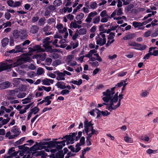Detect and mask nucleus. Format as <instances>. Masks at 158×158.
<instances>
[{
  "label": "nucleus",
  "mask_w": 158,
  "mask_h": 158,
  "mask_svg": "<svg viewBox=\"0 0 158 158\" xmlns=\"http://www.w3.org/2000/svg\"><path fill=\"white\" fill-rule=\"evenodd\" d=\"M11 132L14 134L11 135L10 131L7 132L5 135V137L8 138L9 139H15L21 133V131L19 129L14 127L11 130Z\"/></svg>",
  "instance_id": "obj_6"
},
{
  "label": "nucleus",
  "mask_w": 158,
  "mask_h": 158,
  "mask_svg": "<svg viewBox=\"0 0 158 158\" xmlns=\"http://www.w3.org/2000/svg\"><path fill=\"white\" fill-rule=\"evenodd\" d=\"M92 20V18H91L88 16L85 20L86 23H83V26L87 28L90 27L92 25V23H91Z\"/></svg>",
  "instance_id": "obj_14"
},
{
  "label": "nucleus",
  "mask_w": 158,
  "mask_h": 158,
  "mask_svg": "<svg viewBox=\"0 0 158 158\" xmlns=\"http://www.w3.org/2000/svg\"><path fill=\"white\" fill-rule=\"evenodd\" d=\"M10 84L9 82H5L0 84V88L1 89H5L9 87Z\"/></svg>",
  "instance_id": "obj_25"
},
{
  "label": "nucleus",
  "mask_w": 158,
  "mask_h": 158,
  "mask_svg": "<svg viewBox=\"0 0 158 158\" xmlns=\"http://www.w3.org/2000/svg\"><path fill=\"white\" fill-rule=\"evenodd\" d=\"M57 76L56 79L58 81L64 80V73L63 72H58L57 73Z\"/></svg>",
  "instance_id": "obj_19"
},
{
  "label": "nucleus",
  "mask_w": 158,
  "mask_h": 158,
  "mask_svg": "<svg viewBox=\"0 0 158 158\" xmlns=\"http://www.w3.org/2000/svg\"><path fill=\"white\" fill-rule=\"evenodd\" d=\"M122 19H126V17L125 16H123L122 17L118 16V17H114V20H118L117 23L119 24H121L123 23V20H121Z\"/></svg>",
  "instance_id": "obj_26"
},
{
  "label": "nucleus",
  "mask_w": 158,
  "mask_h": 158,
  "mask_svg": "<svg viewBox=\"0 0 158 158\" xmlns=\"http://www.w3.org/2000/svg\"><path fill=\"white\" fill-rule=\"evenodd\" d=\"M26 95V94L24 92H21L19 93L17 97L19 98H22L24 97Z\"/></svg>",
  "instance_id": "obj_54"
},
{
  "label": "nucleus",
  "mask_w": 158,
  "mask_h": 158,
  "mask_svg": "<svg viewBox=\"0 0 158 158\" xmlns=\"http://www.w3.org/2000/svg\"><path fill=\"white\" fill-rule=\"evenodd\" d=\"M100 19L99 16H97L93 19V22L94 24H98L100 21Z\"/></svg>",
  "instance_id": "obj_48"
},
{
  "label": "nucleus",
  "mask_w": 158,
  "mask_h": 158,
  "mask_svg": "<svg viewBox=\"0 0 158 158\" xmlns=\"http://www.w3.org/2000/svg\"><path fill=\"white\" fill-rule=\"evenodd\" d=\"M74 58V55H70L68 56L66 59L68 64L70 63L71 61H72V59H73Z\"/></svg>",
  "instance_id": "obj_37"
},
{
  "label": "nucleus",
  "mask_w": 158,
  "mask_h": 158,
  "mask_svg": "<svg viewBox=\"0 0 158 158\" xmlns=\"http://www.w3.org/2000/svg\"><path fill=\"white\" fill-rule=\"evenodd\" d=\"M85 138L84 137H82L80 139V143L76 145L77 148H79L78 147L81 145H84L85 143Z\"/></svg>",
  "instance_id": "obj_32"
},
{
  "label": "nucleus",
  "mask_w": 158,
  "mask_h": 158,
  "mask_svg": "<svg viewBox=\"0 0 158 158\" xmlns=\"http://www.w3.org/2000/svg\"><path fill=\"white\" fill-rule=\"evenodd\" d=\"M99 112H100V111L97 109H94L90 112V114L93 116H94V113H96L97 114L98 116H99Z\"/></svg>",
  "instance_id": "obj_43"
},
{
  "label": "nucleus",
  "mask_w": 158,
  "mask_h": 158,
  "mask_svg": "<svg viewBox=\"0 0 158 158\" xmlns=\"http://www.w3.org/2000/svg\"><path fill=\"white\" fill-rule=\"evenodd\" d=\"M149 94V92L147 90L142 91L141 94H140V96L143 97H145L147 96Z\"/></svg>",
  "instance_id": "obj_45"
},
{
  "label": "nucleus",
  "mask_w": 158,
  "mask_h": 158,
  "mask_svg": "<svg viewBox=\"0 0 158 158\" xmlns=\"http://www.w3.org/2000/svg\"><path fill=\"white\" fill-rule=\"evenodd\" d=\"M49 40L50 38L48 37H47L44 39L43 41L44 43V44L43 45L45 49H48L47 51L50 52H56L57 50V49H55L53 50L51 47L49 46V45L51 42V41H50Z\"/></svg>",
  "instance_id": "obj_10"
},
{
  "label": "nucleus",
  "mask_w": 158,
  "mask_h": 158,
  "mask_svg": "<svg viewBox=\"0 0 158 158\" xmlns=\"http://www.w3.org/2000/svg\"><path fill=\"white\" fill-rule=\"evenodd\" d=\"M68 152V149H63V150H58V152L56 153L54 158H64V155Z\"/></svg>",
  "instance_id": "obj_11"
},
{
  "label": "nucleus",
  "mask_w": 158,
  "mask_h": 158,
  "mask_svg": "<svg viewBox=\"0 0 158 158\" xmlns=\"http://www.w3.org/2000/svg\"><path fill=\"white\" fill-rule=\"evenodd\" d=\"M46 56V55L45 53L41 55L36 54L33 56V58H36L37 60H44Z\"/></svg>",
  "instance_id": "obj_20"
},
{
  "label": "nucleus",
  "mask_w": 158,
  "mask_h": 158,
  "mask_svg": "<svg viewBox=\"0 0 158 158\" xmlns=\"http://www.w3.org/2000/svg\"><path fill=\"white\" fill-rule=\"evenodd\" d=\"M22 103L26 104L31 102V98L29 97L26 98L22 100Z\"/></svg>",
  "instance_id": "obj_47"
},
{
  "label": "nucleus",
  "mask_w": 158,
  "mask_h": 158,
  "mask_svg": "<svg viewBox=\"0 0 158 158\" xmlns=\"http://www.w3.org/2000/svg\"><path fill=\"white\" fill-rule=\"evenodd\" d=\"M45 19L44 18H41L40 19L39 21V25L41 26H43L45 23Z\"/></svg>",
  "instance_id": "obj_55"
},
{
  "label": "nucleus",
  "mask_w": 158,
  "mask_h": 158,
  "mask_svg": "<svg viewBox=\"0 0 158 158\" xmlns=\"http://www.w3.org/2000/svg\"><path fill=\"white\" fill-rule=\"evenodd\" d=\"M97 7V4L95 2H93L90 5V7L93 9H95Z\"/></svg>",
  "instance_id": "obj_63"
},
{
  "label": "nucleus",
  "mask_w": 158,
  "mask_h": 158,
  "mask_svg": "<svg viewBox=\"0 0 158 158\" xmlns=\"http://www.w3.org/2000/svg\"><path fill=\"white\" fill-rule=\"evenodd\" d=\"M62 3V2L60 0H55L53 3V5L55 7H57L60 6Z\"/></svg>",
  "instance_id": "obj_39"
},
{
  "label": "nucleus",
  "mask_w": 158,
  "mask_h": 158,
  "mask_svg": "<svg viewBox=\"0 0 158 158\" xmlns=\"http://www.w3.org/2000/svg\"><path fill=\"white\" fill-rule=\"evenodd\" d=\"M26 139L25 137H23L19 140L16 141L15 143H14V145L15 146H17L19 145L22 144L23 142Z\"/></svg>",
  "instance_id": "obj_27"
},
{
  "label": "nucleus",
  "mask_w": 158,
  "mask_h": 158,
  "mask_svg": "<svg viewBox=\"0 0 158 158\" xmlns=\"http://www.w3.org/2000/svg\"><path fill=\"white\" fill-rule=\"evenodd\" d=\"M20 34L19 31L17 30L14 31L13 33V36L15 39H18L20 37Z\"/></svg>",
  "instance_id": "obj_34"
},
{
  "label": "nucleus",
  "mask_w": 158,
  "mask_h": 158,
  "mask_svg": "<svg viewBox=\"0 0 158 158\" xmlns=\"http://www.w3.org/2000/svg\"><path fill=\"white\" fill-rule=\"evenodd\" d=\"M151 54L154 56H156L158 55V50H153L152 51L150 52Z\"/></svg>",
  "instance_id": "obj_61"
},
{
  "label": "nucleus",
  "mask_w": 158,
  "mask_h": 158,
  "mask_svg": "<svg viewBox=\"0 0 158 158\" xmlns=\"http://www.w3.org/2000/svg\"><path fill=\"white\" fill-rule=\"evenodd\" d=\"M81 26L77 24V23L76 22V21H75L74 22H72L70 25V27L71 28L73 27L74 28H81Z\"/></svg>",
  "instance_id": "obj_31"
},
{
  "label": "nucleus",
  "mask_w": 158,
  "mask_h": 158,
  "mask_svg": "<svg viewBox=\"0 0 158 158\" xmlns=\"http://www.w3.org/2000/svg\"><path fill=\"white\" fill-rule=\"evenodd\" d=\"M77 133L76 132L73 133L71 135H66L64 137L62 138L61 139L63 140L64 139H65V142H67V144L69 143L72 144L74 143L75 140V137L77 135Z\"/></svg>",
  "instance_id": "obj_9"
},
{
  "label": "nucleus",
  "mask_w": 158,
  "mask_h": 158,
  "mask_svg": "<svg viewBox=\"0 0 158 158\" xmlns=\"http://www.w3.org/2000/svg\"><path fill=\"white\" fill-rule=\"evenodd\" d=\"M43 149H32L33 152H32L31 156L32 157L35 156L37 157L38 156H42L43 154H44L45 152L44 151H37V150H41Z\"/></svg>",
  "instance_id": "obj_12"
},
{
  "label": "nucleus",
  "mask_w": 158,
  "mask_h": 158,
  "mask_svg": "<svg viewBox=\"0 0 158 158\" xmlns=\"http://www.w3.org/2000/svg\"><path fill=\"white\" fill-rule=\"evenodd\" d=\"M97 44L100 46H102L106 43L105 35L102 32H100L96 36Z\"/></svg>",
  "instance_id": "obj_7"
},
{
  "label": "nucleus",
  "mask_w": 158,
  "mask_h": 158,
  "mask_svg": "<svg viewBox=\"0 0 158 158\" xmlns=\"http://www.w3.org/2000/svg\"><path fill=\"white\" fill-rule=\"evenodd\" d=\"M29 50V53L26 54H24L23 56L21 57L20 58H18V59H21L23 58H29L30 59V61H23V62L22 63H23L24 62H31V59L29 57V56L31 55V53L36 51H38L39 52H43L44 51V49H41L40 48V47L39 45H36L33 47V48H28Z\"/></svg>",
  "instance_id": "obj_5"
},
{
  "label": "nucleus",
  "mask_w": 158,
  "mask_h": 158,
  "mask_svg": "<svg viewBox=\"0 0 158 158\" xmlns=\"http://www.w3.org/2000/svg\"><path fill=\"white\" fill-rule=\"evenodd\" d=\"M62 149H50V152L51 153H52L50 156V157H54V154L57 151H58V150H61Z\"/></svg>",
  "instance_id": "obj_44"
},
{
  "label": "nucleus",
  "mask_w": 158,
  "mask_h": 158,
  "mask_svg": "<svg viewBox=\"0 0 158 158\" xmlns=\"http://www.w3.org/2000/svg\"><path fill=\"white\" fill-rule=\"evenodd\" d=\"M10 118H7L6 119H2V124L3 125L7 123L10 120Z\"/></svg>",
  "instance_id": "obj_56"
},
{
  "label": "nucleus",
  "mask_w": 158,
  "mask_h": 158,
  "mask_svg": "<svg viewBox=\"0 0 158 158\" xmlns=\"http://www.w3.org/2000/svg\"><path fill=\"white\" fill-rule=\"evenodd\" d=\"M56 86L58 88L61 89H65L64 83L63 82H58L56 84Z\"/></svg>",
  "instance_id": "obj_28"
},
{
  "label": "nucleus",
  "mask_w": 158,
  "mask_h": 158,
  "mask_svg": "<svg viewBox=\"0 0 158 158\" xmlns=\"http://www.w3.org/2000/svg\"><path fill=\"white\" fill-rule=\"evenodd\" d=\"M2 108L3 110H4L7 113H10L14 109L13 107L11 106H10L9 108H6L4 106H2Z\"/></svg>",
  "instance_id": "obj_35"
},
{
  "label": "nucleus",
  "mask_w": 158,
  "mask_h": 158,
  "mask_svg": "<svg viewBox=\"0 0 158 158\" xmlns=\"http://www.w3.org/2000/svg\"><path fill=\"white\" fill-rule=\"evenodd\" d=\"M42 88H43V89L44 90L47 91V92H49V91H50L51 90V89H52L51 87H49V86L45 87L44 86H42Z\"/></svg>",
  "instance_id": "obj_62"
},
{
  "label": "nucleus",
  "mask_w": 158,
  "mask_h": 158,
  "mask_svg": "<svg viewBox=\"0 0 158 158\" xmlns=\"http://www.w3.org/2000/svg\"><path fill=\"white\" fill-rule=\"evenodd\" d=\"M20 33V38L21 39H25L27 36V31L25 29L19 31Z\"/></svg>",
  "instance_id": "obj_22"
},
{
  "label": "nucleus",
  "mask_w": 158,
  "mask_h": 158,
  "mask_svg": "<svg viewBox=\"0 0 158 158\" xmlns=\"http://www.w3.org/2000/svg\"><path fill=\"white\" fill-rule=\"evenodd\" d=\"M146 24L144 23H141L139 22L134 21L132 23V25L135 28H139V27L142 26L143 25Z\"/></svg>",
  "instance_id": "obj_24"
},
{
  "label": "nucleus",
  "mask_w": 158,
  "mask_h": 158,
  "mask_svg": "<svg viewBox=\"0 0 158 158\" xmlns=\"http://www.w3.org/2000/svg\"><path fill=\"white\" fill-rule=\"evenodd\" d=\"M44 99L45 102H47V103L45 104V106H48L51 104V101L47 98V97H45L44 98Z\"/></svg>",
  "instance_id": "obj_59"
},
{
  "label": "nucleus",
  "mask_w": 158,
  "mask_h": 158,
  "mask_svg": "<svg viewBox=\"0 0 158 158\" xmlns=\"http://www.w3.org/2000/svg\"><path fill=\"white\" fill-rule=\"evenodd\" d=\"M76 155V153H73L68 150V152L67 153V155L65 156V158H69L70 157L74 156Z\"/></svg>",
  "instance_id": "obj_42"
},
{
  "label": "nucleus",
  "mask_w": 158,
  "mask_h": 158,
  "mask_svg": "<svg viewBox=\"0 0 158 158\" xmlns=\"http://www.w3.org/2000/svg\"><path fill=\"white\" fill-rule=\"evenodd\" d=\"M29 61L30 59L27 57L21 59H18L16 62L14 60H7L6 63H0V72L4 70L16 67L22 64L23 61Z\"/></svg>",
  "instance_id": "obj_3"
},
{
  "label": "nucleus",
  "mask_w": 158,
  "mask_h": 158,
  "mask_svg": "<svg viewBox=\"0 0 158 158\" xmlns=\"http://www.w3.org/2000/svg\"><path fill=\"white\" fill-rule=\"evenodd\" d=\"M19 149L22 150L21 151H20L19 152V155L21 156H23L24 154L27 153H31L32 152L33 149Z\"/></svg>",
  "instance_id": "obj_15"
},
{
  "label": "nucleus",
  "mask_w": 158,
  "mask_h": 158,
  "mask_svg": "<svg viewBox=\"0 0 158 158\" xmlns=\"http://www.w3.org/2000/svg\"><path fill=\"white\" fill-rule=\"evenodd\" d=\"M128 45L130 46L135 47L134 49L136 50L142 51L145 50L147 48L145 45H141L135 41H130L128 42Z\"/></svg>",
  "instance_id": "obj_8"
},
{
  "label": "nucleus",
  "mask_w": 158,
  "mask_h": 158,
  "mask_svg": "<svg viewBox=\"0 0 158 158\" xmlns=\"http://www.w3.org/2000/svg\"><path fill=\"white\" fill-rule=\"evenodd\" d=\"M84 14L81 13L76 16V19L77 20H81L84 18Z\"/></svg>",
  "instance_id": "obj_46"
},
{
  "label": "nucleus",
  "mask_w": 158,
  "mask_h": 158,
  "mask_svg": "<svg viewBox=\"0 0 158 158\" xmlns=\"http://www.w3.org/2000/svg\"><path fill=\"white\" fill-rule=\"evenodd\" d=\"M100 15L102 17H104L105 16L107 17H109V16L107 14V11L106 10H104L102 11L100 14Z\"/></svg>",
  "instance_id": "obj_50"
},
{
  "label": "nucleus",
  "mask_w": 158,
  "mask_h": 158,
  "mask_svg": "<svg viewBox=\"0 0 158 158\" xmlns=\"http://www.w3.org/2000/svg\"><path fill=\"white\" fill-rule=\"evenodd\" d=\"M123 14V12L121 8H119L118 10H115L110 15V18L115 17L116 15H120Z\"/></svg>",
  "instance_id": "obj_16"
},
{
  "label": "nucleus",
  "mask_w": 158,
  "mask_h": 158,
  "mask_svg": "<svg viewBox=\"0 0 158 158\" xmlns=\"http://www.w3.org/2000/svg\"><path fill=\"white\" fill-rule=\"evenodd\" d=\"M69 93V90L67 89H63L60 92V94L63 95H65L68 94Z\"/></svg>",
  "instance_id": "obj_51"
},
{
  "label": "nucleus",
  "mask_w": 158,
  "mask_h": 158,
  "mask_svg": "<svg viewBox=\"0 0 158 158\" xmlns=\"http://www.w3.org/2000/svg\"><path fill=\"white\" fill-rule=\"evenodd\" d=\"M140 139L145 142H148L149 141V138L148 136L147 135H144V136H142L140 137Z\"/></svg>",
  "instance_id": "obj_53"
},
{
  "label": "nucleus",
  "mask_w": 158,
  "mask_h": 158,
  "mask_svg": "<svg viewBox=\"0 0 158 158\" xmlns=\"http://www.w3.org/2000/svg\"><path fill=\"white\" fill-rule=\"evenodd\" d=\"M27 143L24 144L23 145L19 146V148H28V147H26V146L27 145L31 146L33 144L34 142L33 140L31 139L27 141Z\"/></svg>",
  "instance_id": "obj_21"
},
{
  "label": "nucleus",
  "mask_w": 158,
  "mask_h": 158,
  "mask_svg": "<svg viewBox=\"0 0 158 158\" xmlns=\"http://www.w3.org/2000/svg\"><path fill=\"white\" fill-rule=\"evenodd\" d=\"M56 28L58 30L59 32L61 33H63L65 32L67 30V28L63 27V25L61 24H59L57 25Z\"/></svg>",
  "instance_id": "obj_17"
},
{
  "label": "nucleus",
  "mask_w": 158,
  "mask_h": 158,
  "mask_svg": "<svg viewBox=\"0 0 158 158\" xmlns=\"http://www.w3.org/2000/svg\"><path fill=\"white\" fill-rule=\"evenodd\" d=\"M50 139H45L39 143L35 142V144L31 148H42L44 146L47 145L49 147L56 148H62L65 145V140L61 141H49Z\"/></svg>",
  "instance_id": "obj_2"
},
{
  "label": "nucleus",
  "mask_w": 158,
  "mask_h": 158,
  "mask_svg": "<svg viewBox=\"0 0 158 158\" xmlns=\"http://www.w3.org/2000/svg\"><path fill=\"white\" fill-rule=\"evenodd\" d=\"M134 34H129L126 35L125 36L123 37V39L124 40H129L132 39L134 37Z\"/></svg>",
  "instance_id": "obj_36"
},
{
  "label": "nucleus",
  "mask_w": 158,
  "mask_h": 158,
  "mask_svg": "<svg viewBox=\"0 0 158 158\" xmlns=\"http://www.w3.org/2000/svg\"><path fill=\"white\" fill-rule=\"evenodd\" d=\"M114 37V34L112 33H110V34L108 37V40L107 41V44H106V47H108L110 46V44L114 42V40L113 39Z\"/></svg>",
  "instance_id": "obj_13"
},
{
  "label": "nucleus",
  "mask_w": 158,
  "mask_h": 158,
  "mask_svg": "<svg viewBox=\"0 0 158 158\" xmlns=\"http://www.w3.org/2000/svg\"><path fill=\"white\" fill-rule=\"evenodd\" d=\"M152 14H149L147 16H145L144 17L143 19L144 20H145L147 19L148 18L150 17L152 15H154L156 13V11H152Z\"/></svg>",
  "instance_id": "obj_60"
},
{
  "label": "nucleus",
  "mask_w": 158,
  "mask_h": 158,
  "mask_svg": "<svg viewBox=\"0 0 158 158\" xmlns=\"http://www.w3.org/2000/svg\"><path fill=\"white\" fill-rule=\"evenodd\" d=\"M7 4L10 6L14 7V2L12 0H8L7 2Z\"/></svg>",
  "instance_id": "obj_58"
},
{
  "label": "nucleus",
  "mask_w": 158,
  "mask_h": 158,
  "mask_svg": "<svg viewBox=\"0 0 158 158\" xmlns=\"http://www.w3.org/2000/svg\"><path fill=\"white\" fill-rule=\"evenodd\" d=\"M93 125L91 122H89L86 120L84 122L85 130L88 135L87 138V142L88 145L91 144L89 139L95 132V130L93 129Z\"/></svg>",
  "instance_id": "obj_4"
},
{
  "label": "nucleus",
  "mask_w": 158,
  "mask_h": 158,
  "mask_svg": "<svg viewBox=\"0 0 158 158\" xmlns=\"http://www.w3.org/2000/svg\"><path fill=\"white\" fill-rule=\"evenodd\" d=\"M22 46H23L22 44H20L15 46V48L16 49V52H20L23 51V48Z\"/></svg>",
  "instance_id": "obj_40"
},
{
  "label": "nucleus",
  "mask_w": 158,
  "mask_h": 158,
  "mask_svg": "<svg viewBox=\"0 0 158 158\" xmlns=\"http://www.w3.org/2000/svg\"><path fill=\"white\" fill-rule=\"evenodd\" d=\"M42 84L46 85H49L53 83L54 80L52 79L46 78L42 80Z\"/></svg>",
  "instance_id": "obj_18"
},
{
  "label": "nucleus",
  "mask_w": 158,
  "mask_h": 158,
  "mask_svg": "<svg viewBox=\"0 0 158 158\" xmlns=\"http://www.w3.org/2000/svg\"><path fill=\"white\" fill-rule=\"evenodd\" d=\"M124 140L127 143H132L133 142L132 139L129 137L127 134L124 137Z\"/></svg>",
  "instance_id": "obj_30"
},
{
  "label": "nucleus",
  "mask_w": 158,
  "mask_h": 158,
  "mask_svg": "<svg viewBox=\"0 0 158 158\" xmlns=\"http://www.w3.org/2000/svg\"><path fill=\"white\" fill-rule=\"evenodd\" d=\"M38 27L36 26H33L31 28L30 32L32 34L36 33L38 31Z\"/></svg>",
  "instance_id": "obj_33"
},
{
  "label": "nucleus",
  "mask_w": 158,
  "mask_h": 158,
  "mask_svg": "<svg viewBox=\"0 0 158 158\" xmlns=\"http://www.w3.org/2000/svg\"><path fill=\"white\" fill-rule=\"evenodd\" d=\"M94 55L95 56L96 59V60L98 61L101 62L102 61V59L99 56V54L98 53H96L94 54Z\"/></svg>",
  "instance_id": "obj_64"
},
{
  "label": "nucleus",
  "mask_w": 158,
  "mask_h": 158,
  "mask_svg": "<svg viewBox=\"0 0 158 158\" xmlns=\"http://www.w3.org/2000/svg\"><path fill=\"white\" fill-rule=\"evenodd\" d=\"M70 83H72L73 84L79 86L82 84V81L81 79H80L78 81L72 80L71 81Z\"/></svg>",
  "instance_id": "obj_29"
},
{
  "label": "nucleus",
  "mask_w": 158,
  "mask_h": 158,
  "mask_svg": "<svg viewBox=\"0 0 158 158\" xmlns=\"http://www.w3.org/2000/svg\"><path fill=\"white\" fill-rule=\"evenodd\" d=\"M30 106L31 105L29 104L25 107L23 109H21V110L19 111V113L20 114H23L24 113L26 112V110L28 109Z\"/></svg>",
  "instance_id": "obj_38"
},
{
  "label": "nucleus",
  "mask_w": 158,
  "mask_h": 158,
  "mask_svg": "<svg viewBox=\"0 0 158 158\" xmlns=\"http://www.w3.org/2000/svg\"><path fill=\"white\" fill-rule=\"evenodd\" d=\"M100 112H99V116L102 114L103 116H107L109 115L110 114L109 112L107 111H100Z\"/></svg>",
  "instance_id": "obj_57"
},
{
  "label": "nucleus",
  "mask_w": 158,
  "mask_h": 158,
  "mask_svg": "<svg viewBox=\"0 0 158 158\" xmlns=\"http://www.w3.org/2000/svg\"><path fill=\"white\" fill-rule=\"evenodd\" d=\"M9 40L7 37H5L1 40V44L2 46L5 47L8 44Z\"/></svg>",
  "instance_id": "obj_23"
},
{
  "label": "nucleus",
  "mask_w": 158,
  "mask_h": 158,
  "mask_svg": "<svg viewBox=\"0 0 158 158\" xmlns=\"http://www.w3.org/2000/svg\"><path fill=\"white\" fill-rule=\"evenodd\" d=\"M39 110V109L37 107H35L31 109V112L35 114L37 113Z\"/></svg>",
  "instance_id": "obj_49"
},
{
  "label": "nucleus",
  "mask_w": 158,
  "mask_h": 158,
  "mask_svg": "<svg viewBox=\"0 0 158 158\" xmlns=\"http://www.w3.org/2000/svg\"><path fill=\"white\" fill-rule=\"evenodd\" d=\"M77 32L79 35H83L86 34V30L85 28H81L78 30H77Z\"/></svg>",
  "instance_id": "obj_41"
},
{
  "label": "nucleus",
  "mask_w": 158,
  "mask_h": 158,
  "mask_svg": "<svg viewBox=\"0 0 158 158\" xmlns=\"http://www.w3.org/2000/svg\"><path fill=\"white\" fill-rule=\"evenodd\" d=\"M44 72V71L43 69L41 68H39L37 69L36 73L38 75H40L43 74Z\"/></svg>",
  "instance_id": "obj_52"
},
{
  "label": "nucleus",
  "mask_w": 158,
  "mask_h": 158,
  "mask_svg": "<svg viewBox=\"0 0 158 158\" xmlns=\"http://www.w3.org/2000/svg\"><path fill=\"white\" fill-rule=\"evenodd\" d=\"M115 87L107 89L103 92L102 99L104 101L108 102L106 109L112 111L118 107L121 104V101L123 98V95L120 94L118 96V93L115 94Z\"/></svg>",
  "instance_id": "obj_1"
}]
</instances>
